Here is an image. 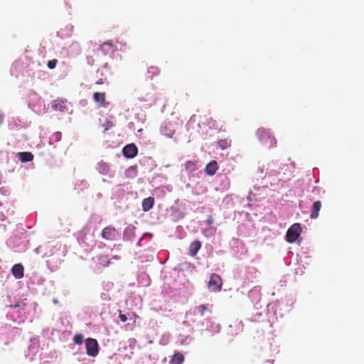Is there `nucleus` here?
Listing matches in <instances>:
<instances>
[{
  "label": "nucleus",
  "mask_w": 364,
  "mask_h": 364,
  "mask_svg": "<svg viewBox=\"0 0 364 364\" xmlns=\"http://www.w3.org/2000/svg\"><path fill=\"white\" fill-rule=\"evenodd\" d=\"M218 145L222 149H225L230 146V141L227 139L220 140Z\"/></svg>",
  "instance_id": "21"
},
{
  "label": "nucleus",
  "mask_w": 364,
  "mask_h": 364,
  "mask_svg": "<svg viewBox=\"0 0 364 364\" xmlns=\"http://www.w3.org/2000/svg\"><path fill=\"white\" fill-rule=\"evenodd\" d=\"M119 311V317L120 318V321L122 322H126L127 321V316L125 314H122V311Z\"/></svg>",
  "instance_id": "25"
},
{
  "label": "nucleus",
  "mask_w": 364,
  "mask_h": 364,
  "mask_svg": "<svg viewBox=\"0 0 364 364\" xmlns=\"http://www.w3.org/2000/svg\"><path fill=\"white\" fill-rule=\"evenodd\" d=\"M261 145L267 149H271L276 146L277 140L269 129L259 128L256 132Z\"/></svg>",
  "instance_id": "1"
},
{
  "label": "nucleus",
  "mask_w": 364,
  "mask_h": 364,
  "mask_svg": "<svg viewBox=\"0 0 364 364\" xmlns=\"http://www.w3.org/2000/svg\"><path fill=\"white\" fill-rule=\"evenodd\" d=\"M11 272L16 279H21L24 275V268L21 264H16L13 266Z\"/></svg>",
  "instance_id": "11"
},
{
  "label": "nucleus",
  "mask_w": 364,
  "mask_h": 364,
  "mask_svg": "<svg viewBox=\"0 0 364 364\" xmlns=\"http://www.w3.org/2000/svg\"><path fill=\"white\" fill-rule=\"evenodd\" d=\"M321 201L317 200V201L314 202L313 204L312 208H311L310 218L311 219L317 218L318 217V215H319L318 213H319V210H321Z\"/></svg>",
  "instance_id": "14"
},
{
  "label": "nucleus",
  "mask_w": 364,
  "mask_h": 364,
  "mask_svg": "<svg viewBox=\"0 0 364 364\" xmlns=\"http://www.w3.org/2000/svg\"><path fill=\"white\" fill-rule=\"evenodd\" d=\"M212 307V305L208 304H202L199 305L198 306H195L192 309H191L187 313H186V317L189 318L191 321L194 322L196 321V316L199 315L200 316H204L205 311L208 310L210 312H211L210 308Z\"/></svg>",
  "instance_id": "2"
},
{
  "label": "nucleus",
  "mask_w": 364,
  "mask_h": 364,
  "mask_svg": "<svg viewBox=\"0 0 364 364\" xmlns=\"http://www.w3.org/2000/svg\"><path fill=\"white\" fill-rule=\"evenodd\" d=\"M66 103H67L66 100L58 98V99L52 101L51 108L54 111H56V112L59 111V112H63L67 109Z\"/></svg>",
  "instance_id": "9"
},
{
  "label": "nucleus",
  "mask_w": 364,
  "mask_h": 364,
  "mask_svg": "<svg viewBox=\"0 0 364 364\" xmlns=\"http://www.w3.org/2000/svg\"><path fill=\"white\" fill-rule=\"evenodd\" d=\"M86 353L88 355L95 357L99 352L98 343L96 339L87 338L85 340Z\"/></svg>",
  "instance_id": "4"
},
{
  "label": "nucleus",
  "mask_w": 364,
  "mask_h": 364,
  "mask_svg": "<svg viewBox=\"0 0 364 364\" xmlns=\"http://www.w3.org/2000/svg\"><path fill=\"white\" fill-rule=\"evenodd\" d=\"M58 60L56 59L50 60L48 62L47 66L49 69H54L57 65Z\"/></svg>",
  "instance_id": "23"
},
{
  "label": "nucleus",
  "mask_w": 364,
  "mask_h": 364,
  "mask_svg": "<svg viewBox=\"0 0 364 364\" xmlns=\"http://www.w3.org/2000/svg\"><path fill=\"white\" fill-rule=\"evenodd\" d=\"M112 127V124L110 122H108V127H105L104 131L105 132L107 131L109 129V127Z\"/></svg>",
  "instance_id": "29"
},
{
  "label": "nucleus",
  "mask_w": 364,
  "mask_h": 364,
  "mask_svg": "<svg viewBox=\"0 0 364 364\" xmlns=\"http://www.w3.org/2000/svg\"><path fill=\"white\" fill-rule=\"evenodd\" d=\"M18 155L21 162H29L33 159V155L31 152H19Z\"/></svg>",
  "instance_id": "18"
},
{
  "label": "nucleus",
  "mask_w": 364,
  "mask_h": 364,
  "mask_svg": "<svg viewBox=\"0 0 364 364\" xmlns=\"http://www.w3.org/2000/svg\"><path fill=\"white\" fill-rule=\"evenodd\" d=\"M206 221H207L208 224H209V225H211V224H213V219L212 218V217H211V216H210V217L207 219V220H206Z\"/></svg>",
  "instance_id": "27"
},
{
  "label": "nucleus",
  "mask_w": 364,
  "mask_h": 364,
  "mask_svg": "<svg viewBox=\"0 0 364 364\" xmlns=\"http://www.w3.org/2000/svg\"><path fill=\"white\" fill-rule=\"evenodd\" d=\"M3 121V116L1 114H0V124H1Z\"/></svg>",
  "instance_id": "30"
},
{
  "label": "nucleus",
  "mask_w": 364,
  "mask_h": 364,
  "mask_svg": "<svg viewBox=\"0 0 364 364\" xmlns=\"http://www.w3.org/2000/svg\"><path fill=\"white\" fill-rule=\"evenodd\" d=\"M100 48L105 55L114 51V46L110 41L103 43Z\"/></svg>",
  "instance_id": "17"
},
{
  "label": "nucleus",
  "mask_w": 364,
  "mask_h": 364,
  "mask_svg": "<svg viewBox=\"0 0 364 364\" xmlns=\"http://www.w3.org/2000/svg\"><path fill=\"white\" fill-rule=\"evenodd\" d=\"M171 124H165L161 128V134L166 136V137L171 138L174 134L175 130L170 128Z\"/></svg>",
  "instance_id": "16"
},
{
  "label": "nucleus",
  "mask_w": 364,
  "mask_h": 364,
  "mask_svg": "<svg viewBox=\"0 0 364 364\" xmlns=\"http://www.w3.org/2000/svg\"><path fill=\"white\" fill-rule=\"evenodd\" d=\"M122 152L126 158L132 159L136 156L138 149L134 144H129L123 148Z\"/></svg>",
  "instance_id": "7"
},
{
  "label": "nucleus",
  "mask_w": 364,
  "mask_h": 364,
  "mask_svg": "<svg viewBox=\"0 0 364 364\" xmlns=\"http://www.w3.org/2000/svg\"><path fill=\"white\" fill-rule=\"evenodd\" d=\"M184 360V356L180 353H176L171 359V364H182Z\"/></svg>",
  "instance_id": "19"
},
{
  "label": "nucleus",
  "mask_w": 364,
  "mask_h": 364,
  "mask_svg": "<svg viewBox=\"0 0 364 364\" xmlns=\"http://www.w3.org/2000/svg\"><path fill=\"white\" fill-rule=\"evenodd\" d=\"M280 173L277 170H271L267 173V177L270 180V186H273L274 184H277L279 181H283V178L278 177L277 176Z\"/></svg>",
  "instance_id": "10"
},
{
  "label": "nucleus",
  "mask_w": 364,
  "mask_h": 364,
  "mask_svg": "<svg viewBox=\"0 0 364 364\" xmlns=\"http://www.w3.org/2000/svg\"><path fill=\"white\" fill-rule=\"evenodd\" d=\"M148 72L152 73L153 75H159V70L156 67L151 66Z\"/></svg>",
  "instance_id": "24"
},
{
  "label": "nucleus",
  "mask_w": 364,
  "mask_h": 364,
  "mask_svg": "<svg viewBox=\"0 0 364 364\" xmlns=\"http://www.w3.org/2000/svg\"><path fill=\"white\" fill-rule=\"evenodd\" d=\"M184 166L186 170L190 173H192L197 169V163L195 161H187Z\"/></svg>",
  "instance_id": "20"
},
{
  "label": "nucleus",
  "mask_w": 364,
  "mask_h": 364,
  "mask_svg": "<svg viewBox=\"0 0 364 364\" xmlns=\"http://www.w3.org/2000/svg\"><path fill=\"white\" fill-rule=\"evenodd\" d=\"M301 232V227L299 223L292 225L287 230L286 234V240L289 243L294 242L300 236Z\"/></svg>",
  "instance_id": "3"
},
{
  "label": "nucleus",
  "mask_w": 364,
  "mask_h": 364,
  "mask_svg": "<svg viewBox=\"0 0 364 364\" xmlns=\"http://www.w3.org/2000/svg\"><path fill=\"white\" fill-rule=\"evenodd\" d=\"M154 204V198L153 197H148L144 198L142 201V210L147 212L152 208Z\"/></svg>",
  "instance_id": "13"
},
{
  "label": "nucleus",
  "mask_w": 364,
  "mask_h": 364,
  "mask_svg": "<svg viewBox=\"0 0 364 364\" xmlns=\"http://www.w3.org/2000/svg\"><path fill=\"white\" fill-rule=\"evenodd\" d=\"M118 235L117 230L112 226H107L102 230V237L105 240L113 241L116 239Z\"/></svg>",
  "instance_id": "6"
},
{
  "label": "nucleus",
  "mask_w": 364,
  "mask_h": 364,
  "mask_svg": "<svg viewBox=\"0 0 364 364\" xmlns=\"http://www.w3.org/2000/svg\"><path fill=\"white\" fill-rule=\"evenodd\" d=\"M223 285L222 279L218 274H213L210 277L208 288L211 291H217L221 289Z\"/></svg>",
  "instance_id": "5"
},
{
  "label": "nucleus",
  "mask_w": 364,
  "mask_h": 364,
  "mask_svg": "<svg viewBox=\"0 0 364 364\" xmlns=\"http://www.w3.org/2000/svg\"><path fill=\"white\" fill-rule=\"evenodd\" d=\"M19 306H20L19 304L17 303L14 305H10V308H18V307H19Z\"/></svg>",
  "instance_id": "28"
},
{
  "label": "nucleus",
  "mask_w": 364,
  "mask_h": 364,
  "mask_svg": "<svg viewBox=\"0 0 364 364\" xmlns=\"http://www.w3.org/2000/svg\"><path fill=\"white\" fill-rule=\"evenodd\" d=\"M218 169V163L215 161H211L206 165L205 168V171L208 175L213 176L216 173Z\"/></svg>",
  "instance_id": "12"
},
{
  "label": "nucleus",
  "mask_w": 364,
  "mask_h": 364,
  "mask_svg": "<svg viewBox=\"0 0 364 364\" xmlns=\"http://www.w3.org/2000/svg\"><path fill=\"white\" fill-rule=\"evenodd\" d=\"M105 80L106 79H103L102 77H101L95 82V85H102Z\"/></svg>",
  "instance_id": "26"
},
{
  "label": "nucleus",
  "mask_w": 364,
  "mask_h": 364,
  "mask_svg": "<svg viewBox=\"0 0 364 364\" xmlns=\"http://www.w3.org/2000/svg\"><path fill=\"white\" fill-rule=\"evenodd\" d=\"M93 100L100 107H107L109 105V102L106 101L105 92H95L93 95Z\"/></svg>",
  "instance_id": "8"
},
{
  "label": "nucleus",
  "mask_w": 364,
  "mask_h": 364,
  "mask_svg": "<svg viewBox=\"0 0 364 364\" xmlns=\"http://www.w3.org/2000/svg\"><path fill=\"white\" fill-rule=\"evenodd\" d=\"M201 247V242L198 240H196L191 243L188 250L189 254L191 256H195Z\"/></svg>",
  "instance_id": "15"
},
{
  "label": "nucleus",
  "mask_w": 364,
  "mask_h": 364,
  "mask_svg": "<svg viewBox=\"0 0 364 364\" xmlns=\"http://www.w3.org/2000/svg\"><path fill=\"white\" fill-rule=\"evenodd\" d=\"M83 336L82 334H76L73 338V342L75 344L80 345L82 343Z\"/></svg>",
  "instance_id": "22"
}]
</instances>
